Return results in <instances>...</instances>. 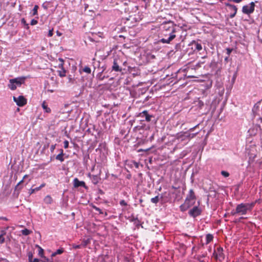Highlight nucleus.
I'll return each instance as SVG.
<instances>
[{
	"instance_id": "obj_1",
	"label": "nucleus",
	"mask_w": 262,
	"mask_h": 262,
	"mask_svg": "<svg viewBox=\"0 0 262 262\" xmlns=\"http://www.w3.org/2000/svg\"><path fill=\"white\" fill-rule=\"evenodd\" d=\"M255 205L254 203H241L237 205L235 210H233L231 213L233 215L236 214L245 215L247 212L251 211Z\"/></svg>"
},
{
	"instance_id": "obj_2",
	"label": "nucleus",
	"mask_w": 262,
	"mask_h": 262,
	"mask_svg": "<svg viewBox=\"0 0 262 262\" xmlns=\"http://www.w3.org/2000/svg\"><path fill=\"white\" fill-rule=\"evenodd\" d=\"M163 28L166 31H169V36L167 39L162 38L161 39H160V41L163 43H169L171 40H172L176 37V30L172 25L168 26L166 25L164 26Z\"/></svg>"
},
{
	"instance_id": "obj_3",
	"label": "nucleus",
	"mask_w": 262,
	"mask_h": 262,
	"mask_svg": "<svg viewBox=\"0 0 262 262\" xmlns=\"http://www.w3.org/2000/svg\"><path fill=\"white\" fill-rule=\"evenodd\" d=\"M198 133H189L188 132H181L177 133L175 137L177 139L181 140L182 141L188 140L193 138Z\"/></svg>"
},
{
	"instance_id": "obj_4",
	"label": "nucleus",
	"mask_w": 262,
	"mask_h": 262,
	"mask_svg": "<svg viewBox=\"0 0 262 262\" xmlns=\"http://www.w3.org/2000/svg\"><path fill=\"white\" fill-rule=\"evenodd\" d=\"M213 255L217 260L222 261L225 259V254L223 253V249L221 247H219L216 249L214 250Z\"/></svg>"
},
{
	"instance_id": "obj_5",
	"label": "nucleus",
	"mask_w": 262,
	"mask_h": 262,
	"mask_svg": "<svg viewBox=\"0 0 262 262\" xmlns=\"http://www.w3.org/2000/svg\"><path fill=\"white\" fill-rule=\"evenodd\" d=\"M250 6L245 5L243 7L242 12L244 14H250L252 13L255 9V3L254 2H251Z\"/></svg>"
},
{
	"instance_id": "obj_6",
	"label": "nucleus",
	"mask_w": 262,
	"mask_h": 262,
	"mask_svg": "<svg viewBox=\"0 0 262 262\" xmlns=\"http://www.w3.org/2000/svg\"><path fill=\"white\" fill-rule=\"evenodd\" d=\"M13 99L18 106H23L27 104V100L23 96H19L16 97L13 96Z\"/></svg>"
},
{
	"instance_id": "obj_7",
	"label": "nucleus",
	"mask_w": 262,
	"mask_h": 262,
	"mask_svg": "<svg viewBox=\"0 0 262 262\" xmlns=\"http://www.w3.org/2000/svg\"><path fill=\"white\" fill-rule=\"evenodd\" d=\"M202 210L198 206H194L189 211L190 216L195 217L201 214Z\"/></svg>"
},
{
	"instance_id": "obj_8",
	"label": "nucleus",
	"mask_w": 262,
	"mask_h": 262,
	"mask_svg": "<svg viewBox=\"0 0 262 262\" xmlns=\"http://www.w3.org/2000/svg\"><path fill=\"white\" fill-rule=\"evenodd\" d=\"M226 6L228 7L231 13L230 14V17L231 18H233L237 13V8L236 6L230 4L229 3H225Z\"/></svg>"
},
{
	"instance_id": "obj_9",
	"label": "nucleus",
	"mask_w": 262,
	"mask_h": 262,
	"mask_svg": "<svg viewBox=\"0 0 262 262\" xmlns=\"http://www.w3.org/2000/svg\"><path fill=\"white\" fill-rule=\"evenodd\" d=\"M73 186L75 188L79 187H83L85 189L88 188L84 181H80L77 178H74L73 180Z\"/></svg>"
},
{
	"instance_id": "obj_10",
	"label": "nucleus",
	"mask_w": 262,
	"mask_h": 262,
	"mask_svg": "<svg viewBox=\"0 0 262 262\" xmlns=\"http://www.w3.org/2000/svg\"><path fill=\"white\" fill-rule=\"evenodd\" d=\"M25 77H20L14 79H11V81L17 85V86H20L23 83L25 82Z\"/></svg>"
},
{
	"instance_id": "obj_11",
	"label": "nucleus",
	"mask_w": 262,
	"mask_h": 262,
	"mask_svg": "<svg viewBox=\"0 0 262 262\" xmlns=\"http://www.w3.org/2000/svg\"><path fill=\"white\" fill-rule=\"evenodd\" d=\"M138 117L141 118L144 117L145 121L149 122L150 121L151 118L152 117V116L149 115L147 111H144L139 114Z\"/></svg>"
},
{
	"instance_id": "obj_12",
	"label": "nucleus",
	"mask_w": 262,
	"mask_h": 262,
	"mask_svg": "<svg viewBox=\"0 0 262 262\" xmlns=\"http://www.w3.org/2000/svg\"><path fill=\"white\" fill-rule=\"evenodd\" d=\"M88 176L90 178L92 183L95 185L97 184L100 180V178L99 175H92L90 173H89L88 174Z\"/></svg>"
},
{
	"instance_id": "obj_13",
	"label": "nucleus",
	"mask_w": 262,
	"mask_h": 262,
	"mask_svg": "<svg viewBox=\"0 0 262 262\" xmlns=\"http://www.w3.org/2000/svg\"><path fill=\"white\" fill-rule=\"evenodd\" d=\"M186 200H188V202L192 203L193 205L194 204L195 200V196L193 191L190 189L189 192V195Z\"/></svg>"
},
{
	"instance_id": "obj_14",
	"label": "nucleus",
	"mask_w": 262,
	"mask_h": 262,
	"mask_svg": "<svg viewBox=\"0 0 262 262\" xmlns=\"http://www.w3.org/2000/svg\"><path fill=\"white\" fill-rule=\"evenodd\" d=\"M193 205L192 203L188 202V200H186L184 203L180 206L181 211H185Z\"/></svg>"
},
{
	"instance_id": "obj_15",
	"label": "nucleus",
	"mask_w": 262,
	"mask_h": 262,
	"mask_svg": "<svg viewBox=\"0 0 262 262\" xmlns=\"http://www.w3.org/2000/svg\"><path fill=\"white\" fill-rule=\"evenodd\" d=\"M191 44L193 47V48H194V51H199L202 49V45L197 41L193 40Z\"/></svg>"
},
{
	"instance_id": "obj_16",
	"label": "nucleus",
	"mask_w": 262,
	"mask_h": 262,
	"mask_svg": "<svg viewBox=\"0 0 262 262\" xmlns=\"http://www.w3.org/2000/svg\"><path fill=\"white\" fill-rule=\"evenodd\" d=\"M60 70L57 71V72L59 76L60 77H64L66 74V70L63 68V67H59Z\"/></svg>"
},
{
	"instance_id": "obj_17",
	"label": "nucleus",
	"mask_w": 262,
	"mask_h": 262,
	"mask_svg": "<svg viewBox=\"0 0 262 262\" xmlns=\"http://www.w3.org/2000/svg\"><path fill=\"white\" fill-rule=\"evenodd\" d=\"M163 194H162L160 198L159 196V195H157L154 198H151L150 201L152 203L156 204L159 202L160 199H162L163 198Z\"/></svg>"
},
{
	"instance_id": "obj_18",
	"label": "nucleus",
	"mask_w": 262,
	"mask_h": 262,
	"mask_svg": "<svg viewBox=\"0 0 262 262\" xmlns=\"http://www.w3.org/2000/svg\"><path fill=\"white\" fill-rule=\"evenodd\" d=\"M41 106L45 112L48 113L51 112V110L48 106V105L47 104V103L46 102V101H44L42 103Z\"/></svg>"
},
{
	"instance_id": "obj_19",
	"label": "nucleus",
	"mask_w": 262,
	"mask_h": 262,
	"mask_svg": "<svg viewBox=\"0 0 262 262\" xmlns=\"http://www.w3.org/2000/svg\"><path fill=\"white\" fill-rule=\"evenodd\" d=\"M45 203L47 204H50L53 202V199L50 195H47L43 200Z\"/></svg>"
},
{
	"instance_id": "obj_20",
	"label": "nucleus",
	"mask_w": 262,
	"mask_h": 262,
	"mask_svg": "<svg viewBox=\"0 0 262 262\" xmlns=\"http://www.w3.org/2000/svg\"><path fill=\"white\" fill-rule=\"evenodd\" d=\"M63 151L62 149L60 150V153L56 156V159L60 161V162H63L64 161V158H63Z\"/></svg>"
},
{
	"instance_id": "obj_21",
	"label": "nucleus",
	"mask_w": 262,
	"mask_h": 262,
	"mask_svg": "<svg viewBox=\"0 0 262 262\" xmlns=\"http://www.w3.org/2000/svg\"><path fill=\"white\" fill-rule=\"evenodd\" d=\"M8 86L11 90H15L17 88V85L11 81V79L9 80V83Z\"/></svg>"
},
{
	"instance_id": "obj_22",
	"label": "nucleus",
	"mask_w": 262,
	"mask_h": 262,
	"mask_svg": "<svg viewBox=\"0 0 262 262\" xmlns=\"http://www.w3.org/2000/svg\"><path fill=\"white\" fill-rule=\"evenodd\" d=\"M186 71V69H184V70H182L181 69H179L178 71V73H180V72H183V75L185 77H190V78H192V77H195V76H193V75H187V73H186L185 72Z\"/></svg>"
},
{
	"instance_id": "obj_23",
	"label": "nucleus",
	"mask_w": 262,
	"mask_h": 262,
	"mask_svg": "<svg viewBox=\"0 0 262 262\" xmlns=\"http://www.w3.org/2000/svg\"><path fill=\"white\" fill-rule=\"evenodd\" d=\"M213 236L212 234H207L206 236V244H209L210 242H211L213 240Z\"/></svg>"
},
{
	"instance_id": "obj_24",
	"label": "nucleus",
	"mask_w": 262,
	"mask_h": 262,
	"mask_svg": "<svg viewBox=\"0 0 262 262\" xmlns=\"http://www.w3.org/2000/svg\"><path fill=\"white\" fill-rule=\"evenodd\" d=\"M112 71L119 72L122 74L123 73V69L121 67H112Z\"/></svg>"
},
{
	"instance_id": "obj_25",
	"label": "nucleus",
	"mask_w": 262,
	"mask_h": 262,
	"mask_svg": "<svg viewBox=\"0 0 262 262\" xmlns=\"http://www.w3.org/2000/svg\"><path fill=\"white\" fill-rule=\"evenodd\" d=\"M21 232L24 235H28L32 233V231L26 228L22 230Z\"/></svg>"
},
{
	"instance_id": "obj_26",
	"label": "nucleus",
	"mask_w": 262,
	"mask_h": 262,
	"mask_svg": "<svg viewBox=\"0 0 262 262\" xmlns=\"http://www.w3.org/2000/svg\"><path fill=\"white\" fill-rule=\"evenodd\" d=\"M63 252L62 248L58 249L56 252L52 254V256H55L57 254H61Z\"/></svg>"
},
{
	"instance_id": "obj_27",
	"label": "nucleus",
	"mask_w": 262,
	"mask_h": 262,
	"mask_svg": "<svg viewBox=\"0 0 262 262\" xmlns=\"http://www.w3.org/2000/svg\"><path fill=\"white\" fill-rule=\"evenodd\" d=\"M6 234V232L4 231H2V233L0 235V244H3L5 242V238L4 237V235Z\"/></svg>"
},
{
	"instance_id": "obj_28",
	"label": "nucleus",
	"mask_w": 262,
	"mask_h": 262,
	"mask_svg": "<svg viewBox=\"0 0 262 262\" xmlns=\"http://www.w3.org/2000/svg\"><path fill=\"white\" fill-rule=\"evenodd\" d=\"M80 71H82L86 73L90 74L91 72V69L89 68V67H84L82 69L80 70Z\"/></svg>"
},
{
	"instance_id": "obj_29",
	"label": "nucleus",
	"mask_w": 262,
	"mask_h": 262,
	"mask_svg": "<svg viewBox=\"0 0 262 262\" xmlns=\"http://www.w3.org/2000/svg\"><path fill=\"white\" fill-rule=\"evenodd\" d=\"M38 8H39V7L38 5L34 6V7L32 10V11H33L32 15H36L38 14L37 10L38 9Z\"/></svg>"
},
{
	"instance_id": "obj_30",
	"label": "nucleus",
	"mask_w": 262,
	"mask_h": 262,
	"mask_svg": "<svg viewBox=\"0 0 262 262\" xmlns=\"http://www.w3.org/2000/svg\"><path fill=\"white\" fill-rule=\"evenodd\" d=\"M212 82L211 80H208L204 86L206 88V90L210 89L212 86Z\"/></svg>"
},
{
	"instance_id": "obj_31",
	"label": "nucleus",
	"mask_w": 262,
	"mask_h": 262,
	"mask_svg": "<svg viewBox=\"0 0 262 262\" xmlns=\"http://www.w3.org/2000/svg\"><path fill=\"white\" fill-rule=\"evenodd\" d=\"M93 208L96 211H98L100 214H104L105 216H106L107 215L106 212L104 213L99 208L96 206H94Z\"/></svg>"
},
{
	"instance_id": "obj_32",
	"label": "nucleus",
	"mask_w": 262,
	"mask_h": 262,
	"mask_svg": "<svg viewBox=\"0 0 262 262\" xmlns=\"http://www.w3.org/2000/svg\"><path fill=\"white\" fill-rule=\"evenodd\" d=\"M226 54L228 55V56L226 57L225 59L227 60L228 58V57L230 55L231 53L233 51V48H227L226 49Z\"/></svg>"
},
{
	"instance_id": "obj_33",
	"label": "nucleus",
	"mask_w": 262,
	"mask_h": 262,
	"mask_svg": "<svg viewBox=\"0 0 262 262\" xmlns=\"http://www.w3.org/2000/svg\"><path fill=\"white\" fill-rule=\"evenodd\" d=\"M90 243V239H87L86 240H83L82 242L81 246L82 247H86L88 245V244H89Z\"/></svg>"
},
{
	"instance_id": "obj_34",
	"label": "nucleus",
	"mask_w": 262,
	"mask_h": 262,
	"mask_svg": "<svg viewBox=\"0 0 262 262\" xmlns=\"http://www.w3.org/2000/svg\"><path fill=\"white\" fill-rule=\"evenodd\" d=\"M260 103V101H258L257 103H256L254 105L253 109H252V111L253 112L257 111L259 108Z\"/></svg>"
},
{
	"instance_id": "obj_35",
	"label": "nucleus",
	"mask_w": 262,
	"mask_h": 262,
	"mask_svg": "<svg viewBox=\"0 0 262 262\" xmlns=\"http://www.w3.org/2000/svg\"><path fill=\"white\" fill-rule=\"evenodd\" d=\"M38 248V255L41 257H42L43 254V250L39 246H36Z\"/></svg>"
},
{
	"instance_id": "obj_36",
	"label": "nucleus",
	"mask_w": 262,
	"mask_h": 262,
	"mask_svg": "<svg viewBox=\"0 0 262 262\" xmlns=\"http://www.w3.org/2000/svg\"><path fill=\"white\" fill-rule=\"evenodd\" d=\"M21 23L25 26L26 29H29V25H28V24L27 23L25 18H23L21 19Z\"/></svg>"
},
{
	"instance_id": "obj_37",
	"label": "nucleus",
	"mask_w": 262,
	"mask_h": 262,
	"mask_svg": "<svg viewBox=\"0 0 262 262\" xmlns=\"http://www.w3.org/2000/svg\"><path fill=\"white\" fill-rule=\"evenodd\" d=\"M28 260L29 262H31L34 258H33V254L31 252H29L28 254Z\"/></svg>"
},
{
	"instance_id": "obj_38",
	"label": "nucleus",
	"mask_w": 262,
	"mask_h": 262,
	"mask_svg": "<svg viewBox=\"0 0 262 262\" xmlns=\"http://www.w3.org/2000/svg\"><path fill=\"white\" fill-rule=\"evenodd\" d=\"M221 174L225 177H228L229 176V173L226 171H222Z\"/></svg>"
},
{
	"instance_id": "obj_39",
	"label": "nucleus",
	"mask_w": 262,
	"mask_h": 262,
	"mask_svg": "<svg viewBox=\"0 0 262 262\" xmlns=\"http://www.w3.org/2000/svg\"><path fill=\"white\" fill-rule=\"evenodd\" d=\"M28 177V176L27 174L25 175V176H24V177H23V180H21V181H20V182H19L17 184L16 186V188L17 187H18V186H19V185L21 183H23V182L24 181V180L25 178H27Z\"/></svg>"
},
{
	"instance_id": "obj_40",
	"label": "nucleus",
	"mask_w": 262,
	"mask_h": 262,
	"mask_svg": "<svg viewBox=\"0 0 262 262\" xmlns=\"http://www.w3.org/2000/svg\"><path fill=\"white\" fill-rule=\"evenodd\" d=\"M38 23V21L37 20H35L34 19H33L31 21V25L32 26H34V25H36Z\"/></svg>"
},
{
	"instance_id": "obj_41",
	"label": "nucleus",
	"mask_w": 262,
	"mask_h": 262,
	"mask_svg": "<svg viewBox=\"0 0 262 262\" xmlns=\"http://www.w3.org/2000/svg\"><path fill=\"white\" fill-rule=\"evenodd\" d=\"M120 204L121 206H126L127 205V203L123 200L120 201Z\"/></svg>"
},
{
	"instance_id": "obj_42",
	"label": "nucleus",
	"mask_w": 262,
	"mask_h": 262,
	"mask_svg": "<svg viewBox=\"0 0 262 262\" xmlns=\"http://www.w3.org/2000/svg\"><path fill=\"white\" fill-rule=\"evenodd\" d=\"M63 144H64V147L65 148H67L69 147V141L67 140H65L63 142Z\"/></svg>"
},
{
	"instance_id": "obj_43",
	"label": "nucleus",
	"mask_w": 262,
	"mask_h": 262,
	"mask_svg": "<svg viewBox=\"0 0 262 262\" xmlns=\"http://www.w3.org/2000/svg\"><path fill=\"white\" fill-rule=\"evenodd\" d=\"M53 35V29L50 30L48 33V36L51 37Z\"/></svg>"
},
{
	"instance_id": "obj_44",
	"label": "nucleus",
	"mask_w": 262,
	"mask_h": 262,
	"mask_svg": "<svg viewBox=\"0 0 262 262\" xmlns=\"http://www.w3.org/2000/svg\"><path fill=\"white\" fill-rule=\"evenodd\" d=\"M56 144L52 145L50 147V150L51 152H53L55 148Z\"/></svg>"
},
{
	"instance_id": "obj_45",
	"label": "nucleus",
	"mask_w": 262,
	"mask_h": 262,
	"mask_svg": "<svg viewBox=\"0 0 262 262\" xmlns=\"http://www.w3.org/2000/svg\"><path fill=\"white\" fill-rule=\"evenodd\" d=\"M204 59H205V57H203V58H202V59L203 60H204ZM205 63V61H200L198 62V63L197 64V65H196V66H199L200 64H203V63Z\"/></svg>"
},
{
	"instance_id": "obj_46",
	"label": "nucleus",
	"mask_w": 262,
	"mask_h": 262,
	"mask_svg": "<svg viewBox=\"0 0 262 262\" xmlns=\"http://www.w3.org/2000/svg\"><path fill=\"white\" fill-rule=\"evenodd\" d=\"M82 247L81 244V245H74L73 248L75 249H78Z\"/></svg>"
},
{
	"instance_id": "obj_47",
	"label": "nucleus",
	"mask_w": 262,
	"mask_h": 262,
	"mask_svg": "<svg viewBox=\"0 0 262 262\" xmlns=\"http://www.w3.org/2000/svg\"><path fill=\"white\" fill-rule=\"evenodd\" d=\"M230 2H233L236 3H239L242 1V0H229Z\"/></svg>"
},
{
	"instance_id": "obj_48",
	"label": "nucleus",
	"mask_w": 262,
	"mask_h": 262,
	"mask_svg": "<svg viewBox=\"0 0 262 262\" xmlns=\"http://www.w3.org/2000/svg\"><path fill=\"white\" fill-rule=\"evenodd\" d=\"M35 191L34 190V188H31L30 190H29V193L30 194H31L33 193H34Z\"/></svg>"
},
{
	"instance_id": "obj_49",
	"label": "nucleus",
	"mask_w": 262,
	"mask_h": 262,
	"mask_svg": "<svg viewBox=\"0 0 262 262\" xmlns=\"http://www.w3.org/2000/svg\"><path fill=\"white\" fill-rule=\"evenodd\" d=\"M31 262H39V260L38 258H34Z\"/></svg>"
},
{
	"instance_id": "obj_50",
	"label": "nucleus",
	"mask_w": 262,
	"mask_h": 262,
	"mask_svg": "<svg viewBox=\"0 0 262 262\" xmlns=\"http://www.w3.org/2000/svg\"><path fill=\"white\" fill-rule=\"evenodd\" d=\"M46 185V184L45 183H42V184H41L40 185V186H39V187L40 188V189H41V188H42V187H45Z\"/></svg>"
},
{
	"instance_id": "obj_51",
	"label": "nucleus",
	"mask_w": 262,
	"mask_h": 262,
	"mask_svg": "<svg viewBox=\"0 0 262 262\" xmlns=\"http://www.w3.org/2000/svg\"><path fill=\"white\" fill-rule=\"evenodd\" d=\"M46 185V184L45 183H42V184H41L40 185V186H39V187L40 188V189H41V188H42V187H45Z\"/></svg>"
},
{
	"instance_id": "obj_52",
	"label": "nucleus",
	"mask_w": 262,
	"mask_h": 262,
	"mask_svg": "<svg viewBox=\"0 0 262 262\" xmlns=\"http://www.w3.org/2000/svg\"><path fill=\"white\" fill-rule=\"evenodd\" d=\"M49 260L48 258L45 257L43 260H42V262H49Z\"/></svg>"
},
{
	"instance_id": "obj_53",
	"label": "nucleus",
	"mask_w": 262,
	"mask_h": 262,
	"mask_svg": "<svg viewBox=\"0 0 262 262\" xmlns=\"http://www.w3.org/2000/svg\"><path fill=\"white\" fill-rule=\"evenodd\" d=\"M34 190L35 191H39V190H40V188L39 187H35L34 188Z\"/></svg>"
},
{
	"instance_id": "obj_54",
	"label": "nucleus",
	"mask_w": 262,
	"mask_h": 262,
	"mask_svg": "<svg viewBox=\"0 0 262 262\" xmlns=\"http://www.w3.org/2000/svg\"><path fill=\"white\" fill-rule=\"evenodd\" d=\"M0 220H4L7 221V219L6 217H0Z\"/></svg>"
},
{
	"instance_id": "obj_55",
	"label": "nucleus",
	"mask_w": 262,
	"mask_h": 262,
	"mask_svg": "<svg viewBox=\"0 0 262 262\" xmlns=\"http://www.w3.org/2000/svg\"><path fill=\"white\" fill-rule=\"evenodd\" d=\"M42 7H43L45 9H46V10H47V9H48V7H47L46 6H45L44 4H43V5H42Z\"/></svg>"
},
{
	"instance_id": "obj_56",
	"label": "nucleus",
	"mask_w": 262,
	"mask_h": 262,
	"mask_svg": "<svg viewBox=\"0 0 262 262\" xmlns=\"http://www.w3.org/2000/svg\"><path fill=\"white\" fill-rule=\"evenodd\" d=\"M258 120L260 121L261 123H262V118L261 117H259L258 118Z\"/></svg>"
},
{
	"instance_id": "obj_57",
	"label": "nucleus",
	"mask_w": 262,
	"mask_h": 262,
	"mask_svg": "<svg viewBox=\"0 0 262 262\" xmlns=\"http://www.w3.org/2000/svg\"><path fill=\"white\" fill-rule=\"evenodd\" d=\"M195 127H192V128H191L190 129H189V131H192L193 130V129L195 128Z\"/></svg>"
},
{
	"instance_id": "obj_58",
	"label": "nucleus",
	"mask_w": 262,
	"mask_h": 262,
	"mask_svg": "<svg viewBox=\"0 0 262 262\" xmlns=\"http://www.w3.org/2000/svg\"><path fill=\"white\" fill-rule=\"evenodd\" d=\"M114 66H118L117 63H116V62L115 61H114Z\"/></svg>"
},
{
	"instance_id": "obj_59",
	"label": "nucleus",
	"mask_w": 262,
	"mask_h": 262,
	"mask_svg": "<svg viewBox=\"0 0 262 262\" xmlns=\"http://www.w3.org/2000/svg\"><path fill=\"white\" fill-rule=\"evenodd\" d=\"M48 91H49V92H51V93H52V92H54V91H53V90H48Z\"/></svg>"
},
{
	"instance_id": "obj_60",
	"label": "nucleus",
	"mask_w": 262,
	"mask_h": 262,
	"mask_svg": "<svg viewBox=\"0 0 262 262\" xmlns=\"http://www.w3.org/2000/svg\"><path fill=\"white\" fill-rule=\"evenodd\" d=\"M240 219H244V217H240Z\"/></svg>"
},
{
	"instance_id": "obj_61",
	"label": "nucleus",
	"mask_w": 262,
	"mask_h": 262,
	"mask_svg": "<svg viewBox=\"0 0 262 262\" xmlns=\"http://www.w3.org/2000/svg\"><path fill=\"white\" fill-rule=\"evenodd\" d=\"M146 0H143V1H144V2H146Z\"/></svg>"
},
{
	"instance_id": "obj_62",
	"label": "nucleus",
	"mask_w": 262,
	"mask_h": 262,
	"mask_svg": "<svg viewBox=\"0 0 262 262\" xmlns=\"http://www.w3.org/2000/svg\"><path fill=\"white\" fill-rule=\"evenodd\" d=\"M221 1H223V0H220Z\"/></svg>"
}]
</instances>
